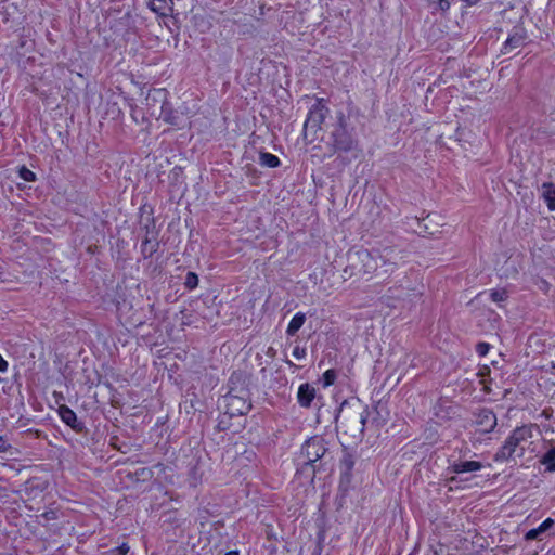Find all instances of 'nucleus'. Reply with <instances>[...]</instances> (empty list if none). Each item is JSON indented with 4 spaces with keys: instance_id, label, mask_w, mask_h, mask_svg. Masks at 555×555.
Instances as JSON below:
<instances>
[{
    "instance_id": "nucleus-10",
    "label": "nucleus",
    "mask_w": 555,
    "mask_h": 555,
    "mask_svg": "<svg viewBox=\"0 0 555 555\" xmlns=\"http://www.w3.org/2000/svg\"><path fill=\"white\" fill-rule=\"evenodd\" d=\"M476 423L483 433H491L496 426V415L490 409H481L476 415Z\"/></svg>"
},
{
    "instance_id": "nucleus-11",
    "label": "nucleus",
    "mask_w": 555,
    "mask_h": 555,
    "mask_svg": "<svg viewBox=\"0 0 555 555\" xmlns=\"http://www.w3.org/2000/svg\"><path fill=\"white\" fill-rule=\"evenodd\" d=\"M158 242L157 234L154 230L150 231L146 228L145 236L141 244V251L145 258L151 257L154 253L157 251Z\"/></svg>"
},
{
    "instance_id": "nucleus-2",
    "label": "nucleus",
    "mask_w": 555,
    "mask_h": 555,
    "mask_svg": "<svg viewBox=\"0 0 555 555\" xmlns=\"http://www.w3.org/2000/svg\"><path fill=\"white\" fill-rule=\"evenodd\" d=\"M224 413L230 417L247 414L251 409L249 390L242 373H233L229 379V391L223 398Z\"/></svg>"
},
{
    "instance_id": "nucleus-30",
    "label": "nucleus",
    "mask_w": 555,
    "mask_h": 555,
    "mask_svg": "<svg viewBox=\"0 0 555 555\" xmlns=\"http://www.w3.org/2000/svg\"><path fill=\"white\" fill-rule=\"evenodd\" d=\"M10 448V444L7 442V440L0 436V452H5Z\"/></svg>"
},
{
    "instance_id": "nucleus-20",
    "label": "nucleus",
    "mask_w": 555,
    "mask_h": 555,
    "mask_svg": "<svg viewBox=\"0 0 555 555\" xmlns=\"http://www.w3.org/2000/svg\"><path fill=\"white\" fill-rule=\"evenodd\" d=\"M489 295L491 300L499 305L507 299V292L504 288L491 289Z\"/></svg>"
},
{
    "instance_id": "nucleus-6",
    "label": "nucleus",
    "mask_w": 555,
    "mask_h": 555,
    "mask_svg": "<svg viewBox=\"0 0 555 555\" xmlns=\"http://www.w3.org/2000/svg\"><path fill=\"white\" fill-rule=\"evenodd\" d=\"M327 451L326 441L320 436H313L306 440L298 454V463L302 466H312L315 473L314 463L325 456Z\"/></svg>"
},
{
    "instance_id": "nucleus-31",
    "label": "nucleus",
    "mask_w": 555,
    "mask_h": 555,
    "mask_svg": "<svg viewBox=\"0 0 555 555\" xmlns=\"http://www.w3.org/2000/svg\"><path fill=\"white\" fill-rule=\"evenodd\" d=\"M8 362L2 358V356L0 354V372H5L8 370Z\"/></svg>"
},
{
    "instance_id": "nucleus-19",
    "label": "nucleus",
    "mask_w": 555,
    "mask_h": 555,
    "mask_svg": "<svg viewBox=\"0 0 555 555\" xmlns=\"http://www.w3.org/2000/svg\"><path fill=\"white\" fill-rule=\"evenodd\" d=\"M540 463L546 465L547 472H555V447L550 449L540 460Z\"/></svg>"
},
{
    "instance_id": "nucleus-7",
    "label": "nucleus",
    "mask_w": 555,
    "mask_h": 555,
    "mask_svg": "<svg viewBox=\"0 0 555 555\" xmlns=\"http://www.w3.org/2000/svg\"><path fill=\"white\" fill-rule=\"evenodd\" d=\"M328 108L323 104L322 100H318L310 108L304 124V139L313 142L317 133L321 130L322 124L325 121Z\"/></svg>"
},
{
    "instance_id": "nucleus-25",
    "label": "nucleus",
    "mask_w": 555,
    "mask_h": 555,
    "mask_svg": "<svg viewBox=\"0 0 555 555\" xmlns=\"http://www.w3.org/2000/svg\"><path fill=\"white\" fill-rule=\"evenodd\" d=\"M431 5L435 11L440 10L444 12L450 8V2L449 0H435L431 2Z\"/></svg>"
},
{
    "instance_id": "nucleus-24",
    "label": "nucleus",
    "mask_w": 555,
    "mask_h": 555,
    "mask_svg": "<svg viewBox=\"0 0 555 555\" xmlns=\"http://www.w3.org/2000/svg\"><path fill=\"white\" fill-rule=\"evenodd\" d=\"M542 533H544V531L539 526L538 528L530 529L525 534V540H527V541H530V540H541V534Z\"/></svg>"
},
{
    "instance_id": "nucleus-17",
    "label": "nucleus",
    "mask_w": 555,
    "mask_h": 555,
    "mask_svg": "<svg viewBox=\"0 0 555 555\" xmlns=\"http://www.w3.org/2000/svg\"><path fill=\"white\" fill-rule=\"evenodd\" d=\"M543 197L551 210H555V184L543 183Z\"/></svg>"
},
{
    "instance_id": "nucleus-13",
    "label": "nucleus",
    "mask_w": 555,
    "mask_h": 555,
    "mask_svg": "<svg viewBox=\"0 0 555 555\" xmlns=\"http://www.w3.org/2000/svg\"><path fill=\"white\" fill-rule=\"evenodd\" d=\"M315 397L314 388L308 384H301L298 388L297 400L302 408H309Z\"/></svg>"
},
{
    "instance_id": "nucleus-34",
    "label": "nucleus",
    "mask_w": 555,
    "mask_h": 555,
    "mask_svg": "<svg viewBox=\"0 0 555 555\" xmlns=\"http://www.w3.org/2000/svg\"><path fill=\"white\" fill-rule=\"evenodd\" d=\"M10 5L11 3H7L3 8L9 9Z\"/></svg>"
},
{
    "instance_id": "nucleus-33",
    "label": "nucleus",
    "mask_w": 555,
    "mask_h": 555,
    "mask_svg": "<svg viewBox=\"0 0 555 555\" xmlns=\"http://www.w3.org/2000/svg\"><path fill=\"white\" fill-rule=\"evenodd\" d=\"M224 555H238V552L237 551H230V552L225 553Z\"/></svg>"
},
{
    "instance_id": "nucleus-16",
    "label": "nucleus",
    "mask_w": 555,
    "mask_h": 555,
    "mask_svg": "<svg viewBox=\"0 0 555 555\" xmlns=\"http://www.w3.org/2000/svg\"><path fill=\"white\" fill-rule=\"evenodd\" d=\"M305 321H306L305 313L297 312L289 321L287 330H286V334L288 336H294L300 330V327L304 325Z\"/></svg>"
},
{
    "instance_id": "nucleus-4",
    "label": "nucleus",
    "mask_w": 555,
    "mask_h": 555,
    "mask_svg": "<svg viewBox=\"0 0 555 555\" xmlns=\"http://www.w3.org/2000/svg\"><path fill=\"white\" fill-rule=\"evenodd\" d=\"M534 428L535 425L532 424L516 427L496 451L493 460L495 462H507L513 460L515 455L524 456L526 443L532 438Z\"/></svg>"
},
{
    "instance_id": "nucleus-12",
    "label": "nucleus",
    "mask_w": 555,
    "mask_h": 555,
    "mask_svg": "<svg viewBox=\"0 0 555 555\" xmlns=\"http://www.w3.org/2000/svg\"><path fill=\"white\" fill-rule=\"evenodd\" d=\"M59 415L61 420L74 430L80 431L82 424L77 420L76 413L67 405H61L59 408Z\"/></svg>"
},
{
    "instance_id": "nucleus-28",
    "label": "nucleus",
    "mask_w": 555,
    "mask_h": 555,
    "mask_svg": "<svg viewBox=\"0 0 555 555\" xmlns=\"http://www.w3.org/2000/svg\"><path fill=\"white\" fill-rule=\"evenodd\" d=\"M554 526V520L552 518H546L541 525V529L546 532L548 529H551Z\"/></svg>"
},
{
    "instance_id": "nucleus-32",
    "label": "nucleus",
    "mask_w": 555,
    "mask_h": 555,
    "mask_svg": "<svg viewBox=\"0 0 555 555\" xmlns=\"http://www.w3.org/2000/svg\"><path fill=\"white\" fill-rule=\"evenodd\" d=\"M463 2H465L467 5H474L476 4L479 0H462Z\"/></svg>"
},
{
    "instance_id": "nucleus-15",
    "label": "nucleus",
    "mask_w": 555,
    "mask_h": 555,
    "mask_svg": "<svg viewBox=\"0 0 555 555\" xmlns=\"http://www.w3.org/2000/svg\"><path fill=\"white\" fill-rule=\"evenodd\" d=\"M149 8L160 16H168L173 10L172 0H152Z\"/></svg>"
},
{
    "instance_id": "nucleus-21",
    "label": "nucleus",
    "mask_w": 555,
    "mask_h": 555,
    "mask_svg": "<svg viewBox=\"0 0 555 555\" xmlns=\"http://www.w3.org/2000/svg\"><path fill=\"white\" fill-rule=\"evenodd\" d=\"M198 285V276L194 272H188L185 280H184V286L189 289H194Z\"/></svg>"
},
{
    "instance_id": "nucleus-14",
    "label": "nucleus",
    "mask_w": 555,
    "mask_h": 555,
    "mask_svg": "<svg viewBox=\"0 0 555 555\" xmlns=\"http://www.w3.org/2000/svg\"><path fill=\"white\" fill-rule=\"evenodd\" d=\"M481 468H482V464L478 461L454 462L450 466L451 472L455 473V474L477 472V470H480Z\"/></svg>"
},
{
    "instance_id": "nucleus-22",
    "label": "nucleus",
    "mask_w": 555,
    "mask_h": 555,
    "mask_svg": "<svg viewBox=\"0 0 555 555\" xmlns=\"http://www.w3.org/2000/svg\"><path fill=\"white\" fill-rule=\"evenodd\" d=\"M18 176L21 179H23L24 181H27V182L35 181V179H36V175L25 166H22L20 168Z\"/></svg>"
},
{
    "instance_id": "nucleus-18",
    "label": "nucleus",
    "mask_w": 555,
    "mask_h": 555,
    "mask_svg": "<svg viewBox=\"0 0 555 555\" xmlns=\"http://www.w3.org/2000/svg\"><path fill=\"white\" fill-rule=\"evenodd\" d=\"M259 163L261 166H264L268 168H276L281 164L280 158L278 156H275L271 153H268V152L260 153Z\"/></svg>"
},
{
    "instance_id": "nucleus-23",
    "label": "nucleus",
    "mask_w": 555,
    "mask_h": 555,
    "mask_svg": "<svg viewBox=\"0 0 555 555\" xmlns=\"http://www.w3.org/2000/svg\"><path fill=\"white\" fill-rule=\"evenodd\" d=\"M130 547L127 543H122L121 545L111 548L104 553V555H127Z\"/></svg>"
},
{
    "instance_id": "nucleus-8",
    "label": "nucleus",
    "mask_w": 555,
    "mask_h": 555,
    "mask_svg": "<svg viewBox=\"0 0 555 555\" xmlns=\"http://www.w3.org/2000/svg\"><path fill=\"white\" fill-rule=\"evenodd\" d=\"M146 101H147V104L150 103V101L162 102L159 118H162L165 122L173 125V126H178L180 124V116L166 102L165 90H163V89L155 90L152 94L147 95Z\"/></svg>"
},
{
    "instance_id": "nucleus-29",
    "label": "nucleus",
    "mask_w": 555,
    "mask_h": 555,
    "mask_svg": "<svg viewBox=\"0 0 555 555\" xmlns=\"http://www.w3.org/2000/svg\"><path fill=\"white\" fill-rule=\"evenodd\" d=\"M306 354V351L305 349L300 348V347H295L294 350H293V356L296 358V359H302Z\"/></svg>"
},
{
    "instance_id": "nucleus-9",
    "label": "nucleus",
    "mask_w": 555,
    "mask_h": 555,
    "mask_svg": "<svg viewBox=\"0 0 555 555\" xmlns=\"http://www.w3.org/2000/svg\"><path fill=\"white\" fill-rule=\"evenodd\" d=\"M527 36L522 27H514L503 44L502 53L508 54L522 47L526 42Z\"/></svg>"
},
{
    "instance_id": "nucleus-27",
    "label": "nucleus",
    "mask_w": 555,
    "mask_h": 555,
    "mask_svg": "<svg viewBox=\"0 0 555 555\" xmlns=\"http://www.w3.org/2000/svg\"><path fill=\"white\" fill-rule=\"evenodd\" d=\"M490 350V345L488 343H478L476 345V352L480 356V357H485Z\"/></svg>"
},
{
    "instance_id": "nucleus-26",
    "label": "nucleus",
    "mask_w": 555,
    "mask_h": 555,
    "mask_svg": "<svg viewBox=\"0 0 555 555\" xmlns=\"http://www.w3.org/2000/svg\"><path fill=\"white\" fill-rule=\"evenodd\" d=\"M336 379V373L334 370H327L324 374H323V380H324V386H331L334 384Z\"/></svg>"
},
{
    "instance_id": "nucleus-1",
    "label": "nucleus",
    "mask_w": 555,
    "mask_h": 555,
    "mask_svg": "<svg viewBox=\"0 0 555 555\" xmlns=\"http://www.w3.org/2000/svg\"><path fill=\"white\" fill-rule=\"evenodd\" d=\"M398 254L392 248L380 250L362 249L349 257V264L344 270L350 278L370 280L373 276L385 278L397 268Z\"/></svg>"
},
{
    "instance_id": "nucleus-3",
    "label": "nucleus",
    "mask_w": 555,
    "mask_h": 555,
    "mask_svg": "<svg viewBox=\"0 0 555 555\" xmlns=\"http://www.w3.org/2000/svg\"><path fill=\"white\" fill-rule=\"evenodd\" d=\"M370 415L367 408L360 404L349 409L341 408L336 416V428L353 440H362L366 420Z\"/></svg>"
},
{
    "instance_id": "nucleus-5",
    "label": "nucleus",
    "mask_w": 555,
    "mask_h": 555,
    "mask_svg": "<svg viewBox=\"0 0 555 555\" xmlns=\"http://www.w3.org/2000/svg\"><path fill=\"white\" fill-rule=\"evenodd\" d=\"M330 144L334 152H350L357 146V141L348 129V117L343 111L336 112L335 122L332 124Z\"/></svg>"
}]
</instances>
